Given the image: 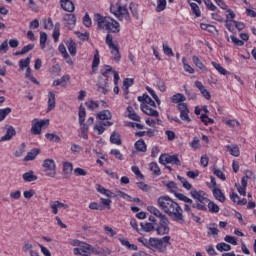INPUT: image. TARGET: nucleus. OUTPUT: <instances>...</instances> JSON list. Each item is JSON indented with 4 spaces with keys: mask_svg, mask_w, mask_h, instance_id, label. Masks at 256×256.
I'll list each match as a JSON object with an SVG mask.
<instances>
[{
    "mask_svg": "<svg viewBox=\"0 0 256 256\" xmlns=\"http://www.w3.org/2000/svg\"><path fill=\"white\" fill-rule=\"evenodd\" d=\"M212 193L215 197V199H217V201H220V203H225V195L223 194V192L221 191V189L219 188H214L212 190Z\"/></svg>",
    "mask_w": 256,
    "mask_h": 256,
    "instance_id": "23",
    "label": "nucleus"
},
{
    "mask_svg": "<svg viewBox=\"0 0 256 256\" xmlns=\"http://www.w3.org/2000/svg\"><path fill=\"white\" fill-rule=\"evenodd\" d=\"M43 127H49V119L32 120L31 133L32 135H41Z\"/></svg>",
    "mask_w": 256,
    "mask_h": 256,
    "instance_id": "8",
    "label": "nucleus"
},
{
    "mask_svg": "<svg viewBox=\"0 0 256 256\" xmlns=\"http://www.w3.org/2000/svg\"><path fill=\"white\" fill-rule=\"evenodd\" d=\"M99 63H101V60L99 58V50H96V53L94 54V59L92 62L93 73H95V69H97V67H99Z\"/></svg>",
    "mask_w": 256,
    "mask_h": 256,
    "instance_id": "42",
    "label": "nucleus"
},
{
    "mask_svg": "<svg viewBox=\"0 0 256 256\" xmlns=\"http://www.w3.org/2000/svg\"><path fill=\"white\" fill-rule=\"evenodd\" d=\"M50 208L52 209V213L57 215V213H59V209H69V204H65L59 200H56L50 202Z\"/></svg>",
    "mask_w": 256,
    "mask_h": 256,
    "instance_id": "15",
    "label": "nucleus"
},
{
    "mask_svg": "<svg viewBox=\"0 0 256 256\" xmlns=\"http://www.w3.org/2000/svg\"><path fill=\"white\" fill-rule=\"evenodd\" d=\"M87 109H89L90 111H95V109H99V103H97L94 100H90L88 102L85 103Z\"/></svg>",
    "mask_w": 256,
    "mask_h": 256,
    "instance_id": "51",
    "label": "nucleus"
},
{
    "mask_svg": "<svg viewBox=\"0 0 256 256\" xmlns=\"http://www.w3.org/2000/svg\"><path fill=\"white\" fill-rule=\"evenodd\" d=\"M46 43H47V33L40 32V47H41V49H45Z\"/></svg>",
    "mask_w": 256,
    "mask_h": 256,
    "instance_id": "57",
    "label": "nucleus"
},
{
    "mask_svg": "<svg viewBox=\"0 0 256 256\" xmlns=\"http://www.w3.org/2000/svg\"><path fill=\"white\" fill-rule=\"evenodd\" d=\"M146 91L153 97V99L156 101L157 105H161V100L159 99V96H157V93H155V90H153L151 87L147 86Z\"/></svg>",
    "mask_w": 256,
    "mask_h": 256,
    "instance_id": "50",
    "label": "nucleus"
},
{
    "mask_svg": "<svg viewBox=\"0 0 256 256\" xmlns=\"http://www.w3.org/2000/svg\"><path fill=\"white\" fill-rule=\"evenodd\" d=\"M110 13L117 17L119 21H130L129 10L127 6L121 2H116L110 5Z\"/></svg>",
    "mask_w": 256,
    "mask_h": 256,
    "instance_id": "4",
    "label": "nucleus"
},
{
    "mask_svg": "<svg viewBox=\"0 0 256 256\" xmlns=\"http://www.w3.org/2000/svg\"><path fill=\"white\" fill-rule=\"evenodd\" d=\"M187 59L182 58V63H183V69L184 71H186V73H190V75H193V73H195V69H193V67H191V65L187 64Z\"/></svg>",
    "mask_w": 256,
    "mask_h": 256,
    "instance_id": "49",
    "label": "nucleus"
},
{
    "mask_svg": "<svg viewBox=\"0 0 256 256\" xmlns=\"http://www.w3.org/2000/svg\"><path fill=\"white\" fill-rule=\"evenodd\" d=\"M67 47L70 55H73V56L77 55V44H75V42L69 41L67 44Z\"/></svg>",
    "mask_w": 256,
    "mask_h": 256,
    "instance_id": "43",
    "label": "nucleus"
},
{
    "mask_svg": "<svg viewBox=\"0 0 256 256\" xmlns=\"http://www.w3.org/2000/svg\"><path fill=\"white\" fill-rule=\"evenodd\" d=\"M94 23L100 31H108V33H119L121 31V25L117 20L99 13L94 15Z\"/></svg>",
    "mask_w": 256,
    "mask_h": 256,
    "instance_id": "2",
    "label": "nucleus"
},
{
    "mask_svg": "<svg viewBox=\"0 0 256 256\" xmlns=\"http://www.w3.org/2000/svg\"><path fill=\"white\" fill-rule=\"evenodd\" d=\"M200 119H201L202 123H204V125H209L211 123H214L213 119L209 118V116L207 114H202L200 116Z\"/></svg>",
    "mask_w": 256,
    "mask_h": 256,
    "instance_id": "63",
    "label": "nucleus"
},
{
    "mask_svg": "<svg viewBox=\"0 0 256 256\" xmlns=\"http://www.w3.org/2000/svg\"><path fill=\"white\" fill-rule=\"evenodd\" d=\"M157 205L165 215L173 217L175 221H183V208L169 196H160Z\"/></svg>",
    "mask_w": 256,
    "mask_h": 256,
    "instance_id": "1",
    "label": "nucleus"
},
{
    "mask_svg": "<svg viewBox=\"0 0 256 256\" xmlns=\"http://www.w3.org/2000/svg\"><path fill=\"white\" fill-rule=\"evenodd\" d=\"M208 209L210 213H219V206L214 202H208Z\"/></svg>",
    "mask_w": 256,
    "mask_h": 256,
    "instance_id": "59",
    "label": "nucleus"
},
{
    "mask_svg": "<svg viewBox=\"0 0 256 256\" xmlns=\"http://www.w3.org/2000/svg\"><path fill=\"white\" fill-rule=\"evenodd\" d=\"M96 190L98 191V193H100L101 195H104L105 197H113V192H111V190L99 184L97 185Z\"/></svg>",
    "mask_w": 256,
    "mask_h": 256,
    "instance_id": "27",
    "label": "nucleus"
},
{
    "mask_svg": "<svg viewBox=\"0 0 256 256\" xmlns=\"http://www.w3.org/2000/svg\"><path fill=\"white\" fill-rule=\"evenodd\" d=\"M134 147L136 151H140L141 153H145V151H147V144H145L144 140L136 141Z\"/></svg>",
    "mask_w": 256,
    "mask_h": 256,
    "instance_id": "25",
    "label": "nucleus"
},
{
    "mask_svg": "<svg viewBox=\"0 0 256 256\" xmlns=\"http://www.w3.org/2000/svg\"><path fill=\"white\" fill-rule=\"evenodd\" d=\"M213 173L214 175H216V177H218V179H220L221 181H225L227 178L225 177V174L223 173V171H221L219 168L214 167L213 168Z\"/></svg>",
    "mask_w": 256,
    "mask_h": 256,
    "instance_id": "52",
    "label": "nucleus"
},
{
    "mask_svg": "<svg viewBox=\"0 0 256 256\" xmlns=\"http://www.w3.org/2000/svg\"><path fill=\"white\" fill-rule=\"evenodd\" d=\"M191 195L193 199H196L199 203H209V199L207 198V193L204 191L191 190Z\"/></svg>",
    "mask_w": 256,
    "mask_h": 256,
    "instance_id": "14",
    "label": "nucleus"
},
{
    "mask_svg": "<svg viewBox=\"0 0 256 256\" xmlns=\"http://www.w3.org/2000/svg\"><path fill=\"white\" fill-rule=\"evenodd\" d=\"M159 163H161V165H165L170 164V165H181V160H179V156L177 155H161L159 157Z\"/></svg>",
    "mask_w": 256,
    "mask_h": 256,
    "instance_id": "12",
    "label": "nucleus"
},
{
    "mask_svg": "<svg viewBox=\"0 0 256 256\" xmlns=\"http://www.w3.org/2000/svg\"><path fill=\"white\" fill-rule=\"evenodd\" d=\"M62 171L64 173V177H71V174L73 173V163L69 161H64L62 163Z\"/></svg>",
    "mask_w": 256,
    "mask_h": 256,
    "instance_id": "17",
    "label": "nucleus"
},
{
    "mask_svg": "<svg viewBox=\"0 0 256 256\" xmlns=\"http://www.w3.org/2000/svg\"><path fill=\"white\" fill-rule=\"evenodd\" d=\"M86 115H87V113L85 111V107H83V105H80L79 112H78V117H79L80 125H83V123H85Z\"/></svg>",
    "mask_w": 256,
    "mask_h": 256,
    "instance_id": "36",
    "label": "nucleus"
},
{
    "mask_svg": "<svg viewBox=\"0 0 256 256\" xmlns=\"http://www.w3.org/2000/svg\"><path fill=\"white\" fill-rule=\"evenodd\" d=\"M60 27H61L60 24L56 23L55 27H54V30H53V33H52V37H53L55 43H58L59 42V37H61V32L59 30Z\"/></svg>",
    "mask_w": 256,
    "mask_h": 256,
    "instance_id": "31",
    "label": "nucleus"
},
{
    "mask_svg": "<svg viewBox=\"0 0 256 256\" xmlns=\"http://www.w3.org/2000/svg\"><path fill=\"white\" fill-rule=\"evenodd\" d=\"M62 21H64L65 27H67V29H74L77 23V16H75L73 12L68 14L66 13L63 15Z\"/></svg>",
    "mask_w": 256,
    "mask_h": 256,
    "instance_id": "13",
    "label": "nucleus"
},
{
    "mask_svg": "<svg viewBox=\"0 0 256 256\" xmlns=\"http://www.w3.org/2000/svg\"><path fill=\"white\" fill-rule=\"evenodd\" d=\"M180 119L186 121V123H191V117H189V110L180 112Z\"/></svg>",
    "mask_w": 256,
    "mask_h": 256,
    "instance_id": "61",
    "label": "nucleus"
},
{
    "mask_svg": "<svg viewBox=\"0 0 256 256\" xmlns=\"http://www.w3.org/2000/svg\"><path fill=\"white\" fill-rule=\"evenodd\" d=\"M53 109H55V92H48V108H47V112L49 113V111H53Z\"/></svg>",
    "mask_w": 256,
    "mask_h": 256,
    "instance_id": "21",
    "label": "nucleus"
},
{
    "mask_svg": "<svg viewBox=\"0 0 256 256\" xmlns=\"http://www.w3.org/2000/svg\"><path fill=\"white\" fill-rule=\"evenodd\" d=\"M156 85L159 91H161V93H165L167 91V86L165 85V81L158 79L156 81Z\"/></svg>",
    "mask_w": 256,
    "mask_h": 256,
    "instance_id": "55",
    "label": "nucleus"
},
{
    "mask_svg": "<svg viewBox=\"0 0 256 256\" xmlns=\"http://www.w3.org/2000/svg\"><path fill=\"white\" fill-rule=\"evenodd\" d=\"M225 148L233 157H239V155H241V151L239 150V146H237V144H230L225 146Z\"/></svg>",
    "mask_w": 256,
    "mask_h": 256,
    "instance_id": "19",
    "label": "nucleus"
},
{
    "mask_svg": "<svg viewBox=\"0 0 256 256\" xmlns=\"http://www.w3.org/2000/svg\"><path fill=\"white\" fill-rule=\"evenodd\" d=\"M163 51L166 55L170 56V57H175V53H173V49H171V47H169V45L167 44H163Z\"/></svg>",
    "mask_w": 256,
    "mask_h": 256,
    "instance_id": "62",
    "label": "nucleus"
},
{
    "mask_svg": "<svg viewBox=\"0 0 256 256\" xmlns=\"http://www.w3.org/2000/svg\"><path fill=\"white\" fill-rule=\"evenodd\" d=\"M22 251L24 253H30V255H31V252H36L35 250H33V244H31L29 241L24 242Z\"/></svg>",
    "mask_w": 256,
    "mask_h": 256,
    "instance_id": "46",
    "label": "nucleus"
},
{
    "mask_svg": "<svg viewBox=\"0 0 256 256\" xmlns=\"http://www.w3.org/2000/svg\"><path fill=\"white\" fill-rule=\"evenodd\" d=\"M171 237L170 236H164L162 238H150V249H156V251H160V253H163L167 247H169Z\"/></svg>",
    "mask_w": 256,
    "mask_h": 256,
    "instance_id": "5",
    "label": "nucleus"
},
{
    "mask_svg": "<svg viewBox=\"0 0 256 256\" xmlns=\"http://www.w3.org/2000/svg\"><path fill=\"white\" fill-rule=\"evenodd\" d=\"M92 251H93V246L85 242H82L79 248L73 249L74 255H81V256H91Z\"/></svg>",
    "mask_w": 256,
    "mask_h": 256,
    "instance_id": "11",
    "label": "nucleus"
},
{
    "mask_svg": "<svg viewBox=\"0 0 256 256\" xmlns=\"http://www.w3.org/2000/svg\"><path fill=\"white\" fill-rule=\"evenodd\" d=\"M98 119L101 121H109L111 119L112 115L109 110H103L100 113L97 114Z\"/></svg>",
    "mask_w": 256,
    "mask_h": 256,
    "instance_id": "28",
    "label": "nucleus"
},
{
    "mask_svg": "<svg viewBox=\"0 0 256 256\" xmlns=\"http://www.w3.org/2000/svg\"><path fill=\"white\" fill-rule=\"evenodd\" d=\"M157 235H167L169 233V218H162L159 221V224L155 227Z\"/></svg>",
    "mask_w": 256,
    "mask_h": 256,
    "instance_id": "10",
    "label": "nucleus"
},
{
    "mask_svg": "<svg viewBox=\"0 0 256 256\" xmlns=\"http://www.w3.org/2000/svg\"><path fill=\"white\" fill-rule=\"evenodd\" d=\"M119 241L123 247H127L129 251H137V245L129 243V240L125 238H119Z\"/></svg>",
    "mask_w": 256,
    "mask_h": 256,
    "instance_id": "26",
    "label": "nucleus"
},
{
    "mask_svg": "<svg viewBox=\"0 0 256 256\" xmlns=\"http://www.w3.org/2000/svg\"><path fill=\"white\" fill-rule=\"evenodd\" d=\"M187 98H185V95H183L182 93H177V94H174L172 97H171V101L173 103H176L178 105H180V103H185Z\"/></svg>",
    "mask_w": 256,
    "mask_h": 256,
    "instance_id": "24",
    "label": "nucleus"
},
{
    "mask_svg": "<svg viewBox=\"0 0 256 256\" xmlns=\"http://www.w3.org/2000/svg\"><path fill=\"white\" fill-rule=\"evenodd\" d=\"M43 168H44V173L47 177H55V175L57 174L56 172V164H55V160L53 159H45L43 162Z\"/></svg>",
    "mask_w": 256,
    "mask_h": 256,
    "instance_id": "9",
    "label": "nucleus"
},
{
    "mask_svg": "<svg viewBox=\"0 0 256 256\" xmlns=\"http://www.w3.org/2000/svg\"><path fill=\"white\" fill-rule=\"evenodd\" d=\"M166 7H167V0H157L156 11H158V13H161V11H165Z\"/></svg>",
    "mask_w": 256,
    "mask_h": 256,
    "instance_id": "48",
    "label": "nucleus"
},
{
    "mask_svg": "<svg viewBox=\"0 0 256 256\" xmlns=\"http://www.w3.org/2000/svg\"><path fill=\"white\" fill-rule=\"evenodd\" d=\"M150 171L156 176L161 175V168H159V165L156 162H151L150 165Z\"/></svg>",
    "mask_w": 256,
    "mask_h": 256,
    "instance_id": "40",
    "label": "nucleus"
},
{
    "mask_svg": "<svg viewBox=\"0 0 256 256\" xmlns=\"http://www.w3.org/2000/svg\"><path fill=\"white\" fill-rule=\"evenodd\" d=\"M110 155H113V157H115V159H118V161H123V154L121 153V151L119 149H112L110 151Z\"/></svg>",
    "mask_w": 256,
    "mask_h": 256,
    "instance_id": "54",
    "label": "nucleus"
},
{
    "mask_svg": "<svg viewBox=\"0 0 256 256\" xmlns=\"http://www.w3.org/2000/svg\"><path fill=\"white\" fill-rule=\"evenodd\" d=\"M138 101L141 104V111L145 113L146 115H149L150 117H159V112H157L155 109L157 106L155 105V101L149 97V95L144 94L142 96L138 97Z\"/></svg>",
    "mask_w": 256,
    "mask_h": 256,
    "instance_id": "3",
    "label": "nucleus"
},
{
    "mask_svg": "<svg viewBox=\"0 0 256 256\" xmlns=\"http://www.w3.org/2000/svg\"><path fill=\"white\" fill-rule=\"evenodd\" d=\"M11 113V108L0 109V121H4L5 117Z\"/></svg>",
    "mask_w": 256,
    "mask_h": 256,
    "instance_id": "56",
    "label": "nucleus"
},
{
    "mask_svg": "<svg viewBox=\"0 0 256 256\" xmlns=\"http://www.w3.org/2000/svg\"><path fill=\"white\" fill-rule=\"evenodd\" d=\"M111 73H113V67L109 65H106L103 69H101V75H103V77L106 79H109V75H111Z\"/></svg>",
    "mask_w": 256,
    "mask_h": 256,
    "instance_id": "44",
    "label": "nucleus"
},
{
    "mask_svg": "<svg viewBox=\"0 0 256 256\" xmlns=\"http://www.w3.org/2000/svg\"><path fill=\"white\" fill-rule=\"evenodd\" d=\"M133 83H135V80L133 78L124 79V81H123L124 91H128L129 87H132Z\"/></svg>",
    "mask_w": 256,
    "mask_h": 256,
    "instance_id": "53",
    "label": "nucleus"
},
{
    "mask_svg": "<svg viewBox=\"0 0 256 256\" xmlns=\"http://www.w3.org/2000/svg\"><path fill=\"white\" fill-rule=\"evenodd\" d=\"M30 64L31 56H28L26 59H21L19 61V68L21 69V71H23L24 69H28Z\"/></svg>",
    "mask_w": 256,
    "mask_h": 256,
    "instance_id": "32",
    "label": "nucleus"
},
{
    "mask_svg": "<svg viewBox=\"0 0 256 256\" xmlns=\"http://www.w3.org/2000/svg\"><path fill=\"white\" fill-rule=\"evenodd\" d=\"M141 228L143 229V231H145V233H151V231H155V225H153V223H149V222H145V223H141Z\"/></svg>",
    "mask_w": 256,
    "mask_h": 256,
    "instance_id": "35",
    "label": "nucleus"
},
{
    "mask_svg": "<svg viewBox=\"0 0 256 256\" xmlns=\"http://www.w3.org/2000/svg\"><path fill=\"white\" fill-rule=\"evenodd\" d=\"M127 111H128V117L129 119H131L132 121H141V116L138 115L135 112V109H133V106H128L127 107Z\"/></svg>",
    "mask_w": 256,
    "mask_h": 256,
    "instance_id": "22",
    "label": "nucleus"
},
{
    "mask_svg": "<svg viewBox=\"0 0 256 256\" xmlns=\"http://www.w3.org/2000/svg\"><path fill=\"white\" fill-rule=\"evenodd\" d=\"M166 187L169 189L170 193H173L176 199H179V201H183L184 203H190V204L192 203L191 198L177 192V183L173 181L168 182L166 184Z\"/></svg>",
    "mask_w": 256,
    "mask_h": 256,
    "instance_id": "7",
    "label": "nucleus"
},
{
    "mask_svg": "<svg viewBox=\"0 0 256 256\" xmlns=\"http://www.w3.org/2000/svg\"><path fill=\"white\" fill-rule=\"evenodd\" d=\"M39 153V149H33L30 152L27 153V155L24 158V161H33L35 157H37V154Z\"/></svg>",
    "mask_w": 256,
    "mask_h": 256,
    "instance_id": "39",
    "label": "nucleus"
},
{
    "mask_svg": "<svg viewBox=\"0 0 256 256\" xmlns=\"http://www.w3.org/2000/svg\"><path fill=\"white\" fill-rule=\"evenodd\" d=\"M207 202H197V204H193L192 207L194 209H199V211H207Z\"/></svg>",
    "mask_w": 256,
    "mask_h": 256,
    "instance_id": "58",
    "label": "nucleus"
},
{
    "mask_svg": "<svg viewBox=\"0 0 256 256\" xmlns=\"http://www.w3.org/2000/svg\"><path fill=\"white\" fill-rule=\"evenodd\" d=\"M105 127H107V124H105V122H99L95 124L94 130L98 131V135H103V133H105Z\"/></svg>",
    "mask_w": 256,
    "mask_h": 256,
    "instance_id": "41",
    "label": "nucleus"
},
{
    "mask_svg": "<svg viewBox=\"0 0 256 256\" xmlns=\"http://www.w3.org/2000/svg\"><path fill=\"white\" fill-rule=\"evenodd\" d=\"M190 7H191L192 13H193V15H195V17H201V10L199 9V5H197V3L191 2Z\"/></svg>",
    "mask_w": 256,
    "mask_h": 256,
    "instance_id": "45",
    "label": "nucleus"
},
{
    "mask_svg": "<svg viewBox=\"0 0 256 256\" xmlns=\"http://www.w3.org/2000/svg\"><path fill=\"white\" fill-rule=\"evenodd\" d=\"M217 251H220V253H223V251H231V245L221 242L216 245Z\"/></svg>",
    "mask_w": 256,
    "mask_h": 256,
    "instance_id": "37",
    "label": "nucleus"
},
{
    "mask_svg": "<svg viewBox=\"0 0 256 256\" xmlns=\"http://www.w3.org/2000/svg\"><path fill=\"white\" fill-rule=\"evenodd\" d=\"M106 45L111 50L110 53L116 63H119L121 61V52H119V46L115 45L113 43V35L107 34L106 35Z\"/></svg>",
    "mask_w": 256,
    "mask_h": 256,
    "instance_id": "6",
    "label": "nucleus"
},
{
    "mask_svg": "<svg viewBox=\"0 0 256 256\" xmlns=\"http://www.w3.org/2000/svg\"><path fill=\"white\" fill-rule=\"evenodd\" d=\"M147 211H149V213H151L152 215H154L155 217L160 219V221H161V219H165L167 217L165 214L162 213L161 210H159L155 206H148Z\"/></svg>",
    "mask_w": 256,
    "mask_h": 256,
    "instance_id": "18",
    "label": "nucleus"
},
{
    "mask_svg": "<svg viewBox=\"0 0 256 256\" xmlns=\"http://www.w3.org/2000/svg\"><path fill=\"white\" fill-rule=\"evenodd\" d=\"M224 241L230 245H237V238L235 236L226 235Z\"/></svg>",
    "mask_w": 256,
    "mask_h": 256,
    "instance_id": "60",
    "label": "nucleus"
},
{
    "mask_svg": "<svg viewBox=\"0 0 256 256\" xmlns=\"http://www.w3.org/2000/svg\"><path fill=\"white\" fill-rule=\"evenodd\" d=\"M178 181H180V183H182L184 189H187V191H189L193 185H191V183H189V181H187V179L183 178L182 176H177Z\"/></svg>",
    "mask_w": 256,
    "mask_h": 256,
    "instance_id": "47",
    "label": "nucleus"
},
{
    "mask_svg": "<svg viewBox=\"0 0 256 256\" xmlns=\"http://www.w3.org/2000/svg\"><path fill=\"white\" fill-rule=\"evenodd\" d=\"M45 137L48 139V141H52V143H61V137H59L57 134L47 133L45 134Z\"/></svg>",
    "mask_w": 256,
    "mask_h": 256,
    "instance_id": "38",
    "label": "nucleus"
},
{
    "mask_svg": "<svg viewBox=\"0 0 256 256\" xmlns=\"http://www.w3.org/2000/svg\"><path fill=\"white\" fill-rule=\"evenodd\" d=\"M110 142L113 145H121V135H119V133L113 132L110 136Z\"/></svg>",
    "mask_w": 256,
    "mask_h": 256,
    "instance_id": "34",
    "label": "nucleus"
},
{
    "mask_svg": "<svg viewBox=\"0 0 256 256\" xmlns=\"http://www.w3.org/2000/svg\"><path fill=\"white\" fill-rule=\"evenodd\" d=\"M211 65L214 67V69H216V71H218V73H220V75H229V71L223 68L221 64L217 62H211Z\"/></svg>",
    "mask_w": 256,
    "mask_h": 256,
    "instance_id": "30",
    "label": "nucleus"
},
{
    "mask_svg": "<svg viewBox=\"0 0 256 256\" xmlns=\"http://www.w3.org/2000/svg\"><path fill=\"white\" fill-rule=\"evenodd\" d=\"M59 3L66 13H73L75 11V3H73V0H60Z\"/></svg>",
    "mask_w": 256,
    "mask_h": 256,
    "instance_id": "16",
    "label": "nucleus"
},
{
    "mask_svg": "<svg viewBox=\"0 0 256 256\" xmlns=\"http://www.w3.org/2000/svg\"><path fill=\"white\" fill-rule=\"evenodd\" d=\"M192 61L194 63V65L200 69V71H207V67H205V65L203 64V62H201V59H199V57L197 56H193L192 57Z\"/></svg>",
    "mask_w": 256,
    "mask_h": 256,
    "instance_id": "29",
    "label": "nucleus"
},
{
    "mask_svg": "<svg viewBox=\"0 0 256 256\" xmlns=\"http://www.w3.org/2000/svg\"><path fill=\"white\" fill-rule=\"evenodd\" d=\"M83 25L86 27H91L93 25V22L91 21V17H89V14L86 13L85 16L83 17Z\"/></svg>",
    "mask_w": 256,
    "mask_h": 256,
    "instance_id": "64",
    "label": "nucleus"
},
{
    "mask_svg": "<svg viewBox=\"0 0 256 256\" xmlns=\"http://www.w3.org/2000/svg\"><path fill=\"white\" fill-rule=\"evenodd\" d=\"M22 179L25 181V183H31L33 181H37V176L33 170H30L22 175Z\"/></svg>",
    "mask_w": 256,
    "mask_h": 256,
    "instance_id": "20",
    "label": "nucleus"
},
{
    "mask_svg": "<svg viewBox=\"0 0 256 256\" xmlns=\"http://www.w3.org/2000/svg\"><path fill=\"white\" fill-rule=\"evenodd\" d=\"M13 135H15V128L9 127L6 135L1 138V141H10L13 138Z\"/></svg>",
    "mask_w": 256,
    "mask_h": 256,
    "instance_id": "33",
    "label": "nucleus"
}]
</instances>
